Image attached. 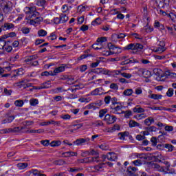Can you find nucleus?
Wrapping results in <instances>:
<instances>
[{
	"mask_svg": "<svg viewBox=\"0 0 176 176\" xmlns=\"http://www.w3.org/2000/svg\"><path fill=\"white\" fill-rule=\"evenodd\" d=\"M30 105H32V107H35L36 105H38V104H39V101L38 100V99H31L30 100Z\"/></svg>",
	"mask_w": 176,
	"mask_h": 176,
	"instance_id": "79ce46f5",
	"label": "nucleus"
},
{
	"mask_svg": "<svg viewBox=\"0 0 176 176\" xmlns=\"http://www.w3.org/2000/svg\"><path fill=\"white\" fill-rule=\"evenodd\" d=\"M65 71V65H62L60 67H56L54 72H51V76H56L57 74L64 72Z\"/></svg>",
	"mask_w": 176,
	"mask_h": 176,
	"instance_id": "1a4fd4ad",
	"label": "nucleus"
},
{
	"mask_svg": "<svg viewBox=\"0 0 176 176\" xmlns=\"http://www.w3.org/2000/svg\"><path fill=\"white\" fill-rule=\"evenodd\" d=\"M14 105H16V107H21L24 105V101H23V100H17L14 102Z\"/></svg>",
	"mask_w": 176,
	"mask_h": 176,
	"instance_id": "a19ab883",
	"label": "nucleus"
},
{
	"mask_svg": "<svg viewBox=\"0 0 176 176\" xmlns=\"http://www.w3.org/2000/svg\"><path fill=\"white\" fill-rule=\"evenodd\" d=\"M43 129H38V130H35V129H32L30 131H27L26 133H29V134H32L34 133H38V134H41V133H43Z\"/></svg>",
	"mask_w": 176,
	"mask_h": 176,
	"instance_id": "c9c22d12",
	"label": "nucleus"
},
{
	"mask_svg": "<svg viewBox=\"0 0 176 176\" xmlns=\"http://www.w3.org/2000/svg\"><path fill=\"white\" fill-rule=\"evenodd\" d=\"M174 94V89L173 88H169L168 89V91L166 92V96H168V97H173Z\"/></svg>",
	"mask_w": 176,
	"mask_h": 176,
	"instance_id": "603ef678",
	"label": "nucleus"
},
{
	"mask_svg": "<svg viewBox=\"0 0 176 176\" xmlns=\"http://www.w3.org/2000/svg\"><path fill=\"white\" fill-rule=\"evenodd\" d=\"M99 147L100 149H102V151H108L109 149V146L106 144H102L99 146Z\"/></svg>",
	"mask_w": 176,
	"mask_h": 176,
	"instance_id": "864d4df0",
	"label": "nucleus"
},
{
	"mask_svg": "<svg viewBox=\"0 0 176 176\" xmlns=\"http://www.w3.org/2000/svg\"><path fill=\"white\" fill-rule=\"evenodd\" d=\"M111 113H114L116 115H118L122 112V104L112 101V105L111 106Z\"/></svg>",
	"mask_w": 176,
	"mask_h": 176,
	"instance_id": "f257e3e1",
	"label": "nucleus"
},
{
	"mask_svg": "<svg viewBox=\"0 0 176 176\" xmlns=\"http://www.w3.org/2000/svg\"><path fill=\"white\" fill-rule=\"evenodd\" d=\"M101 20L100 18H96L94 21L91 22V25H98V24H100Z\"/></svg>",
	"mask_w": 176,
	"mask_h": 176,
	"instance_id": "4d7b16f0",
	"label": "nucleus"
},
{
	"mask_svg": "<svg viewBox=\"0 0 176 176\" xmlns=\"http://www.w3.org/2000/svg\"><path fill=\"white\" fill-rule=\"evenodd\" d=\"M133 156L137 157L138 159H144V160H148V155L144 153H133L132 154V157Z\"/></svg>",
	"mask_w": 176,
	"mask_h": 176,
	"instance_id": "dca6fc26",
	"label": "nucleus"
},
{
	"mask_svg": "<svg viewBox=\"0 0 176 176\" xmlns=\"http://www.w3.org/2000/svg\"><path fill=\"white\" fill-rule=\"evenodd\" d=\"M104 120L107 124H112V123H115V122H116V117L107 114L104 116Z\"/></svg>",
	"mask_w": 176,
	"mask_h": 176,
	"instance_id": "39448f33",
	"label": "nucleus"
},
{
	"mask_svg": "<svg viewBox=\"0 0 176 176\" xmlns=\"http://www.w3.org/2000/svg\"><path fill=\"white\" fill-rule=\"evenodd\" d=\"M6 38H8V36H3L1 38H0V54H3L5 46H6V43H8V41H5Z\"/></svg>",
	"mask_w": 176,
	"mask_h": 176,
	"instance_id": "20e7f679",
	"label": "nucleus"
},
{
	"mask_svg": "<svg viewBox=\"0 0 176 176\" xmlns=\"http://www.w3.org/2000/svg\"><path fill=\"white\" fill-rule=\"evenodd\" d=\"M166 28H167L169 34H170V35H175L176 34V25H173L172 27L170 26H166Z\"/></svg>",
	"mask_w": 176,
	"mask_h": 176,
	"instance_id": "6ab92c4d",
	"label": "nucleus"
},
{
	"mask_svg": "<svg viewBox=\"0 0 176 176\" xmlns=\"http://www.w3.org/2000/svg\"><path fill=\"white\" fill-rule=\"evenodd\" d=\"M151 142H152L153 146H156L157 145V138L156 137H152L151 138Z\"/></svg>",
	"mask_w": 176,
	"mask_h": 176,
	"instance_id": "5fc2aeb1",
	"label": "nucleus"
},
{
	"mask_svg": "<svg viewBox=\"0 0 176 176\" xmlns=\"http://www.w3.org/2000/svg\"><path fill=\"white\" fill-rule=\"evenodd\" d=\"M102 42H107V37L98 38L97 39L98 43H102Z\"/></svg>",
	"mask_w": 176,
	"mask_h": 176,
	"instance_id": "680f3d73",
	"label": "nucleus"
},
{
	"mask_svg": "<svg viewBox=\"0 0 176 176\" xmlns=\"http://www.w3.org/2000/svg\"><path fill=\"white\" fill-rule=\"evenodd\" d=\"M38 15H39V12L36 11V12L29 14V17H30V19H36V17H38L36 16H38Z\"/></svg>",
	"mask_w": 176,
	"mask_h": 176,
	"instance_id": "6e6d98bb",
	"label": "nucleus"
},
{
	"mask_svg": "<svg viewBox=\"0 0 176 176\" xmlns=\"http://www.w3.org/2000/svg\"><path fill=\"white\" fill-rule=\"evenodd\" d=\"M126 34L124 33L114 34L111 36V41L113 42H118V39H123L126 38Z\"/></svg>",
	"mask_w": 176,
	"mask_h": 176,
	"instance_id": "423d86ee",
	"label": "nucleus"
},
{
	"mask_svg": "<svg viewBox=\"0 0 176 176\" xmlns=\"http://www.w3.org/2000/svg\"><path fill=\"white\" fill-rule=\"evenodd\" d=\"M152 76V74L151 73V71L149 70H144V74L143 75L144 78H151Z\"/></svg>",
	"mask_w": 176,
	"mask_h": 176,
	"instance_id": "3c124183",
	"label": "nucleus"
},
{
	"mask_svg": "<svg viewBox=\"0 0 176 176\" xmlns=\"http://www.w3.org/2000/svg\"><path fill=\"white\" fill-rule=\"evenodd\" d=\"M62 155H65V157H70V156H76V155H78V153L67 151L62 153Z\"/></svg>",
	"mask_w": 176,
	"mask_h": 176,
	"instance_id": "bb28decb",
	"label": "nucleus"
},
{
	"mask_svg": "<svg viewBox=\"0 0 176 176\" xmlns=\"http://www.w3.org/2000/svg\"><path fill=\"white\" fill-rule=\"evenodd\" d=\"M138 170V169L134 166H129V167H128L126 173L129 176H133V175H135L137 173Z\"/></svg>",
	"mask_w": 176,
	"mask_h": 176,
	"instance_id": "ddd939ff",
	"label": "nucleus"
},
{
	"mask_svg": "<svg viewBox=\"0 0 176 176\" xmlns=\"http://www.w3.org/2000/svg\"><path fill=\"white\" fill-rule=\"evenodd\" d=\"M47 35V32L45 30H40L38 31V36H46Z\"/></svg>",
	"mask_w": 176,
	"mask_h": 176,
	"instance_id": "58836bf2",
	"label": "nucleus"
},
{
	"mask_svg": "<svg viewBox=\"0 0 176 176\" xmlns=\"http://www.w3.org/2000/svg\"><path fill=\"white\" fill-rule=\"evenodd\" d=\"M21 31L23 34H30V28H22Z\"/></svg>",
	"mask_w": 176,
	"mask_h": 176,
	"instance_id": "774afa93",
	"label": "nucleus"
},
{
	"mask_svg": "<svg viewBox=\"0 0 176 176\" xmlns=\"http://www.w3.org/2000/svg\"><path fill=\"white\" fill-rule=\"evenodd\" d=\"M17 87H19V89H28V87H31L32 86V84L31 83H26L24 80H22L21 81L16 83Z\"/></svg>",
	"mask_w": 176,
	"mask_h": 176,
	"instance_id": "6e6552de",
	"label": "nucleus"
},
{
	"mask_svg": "<svg viewBox=\"0 0 176 176\" xmlns=\"http://www.w3.org/2000/svg\"><path fill=\"white\" fill-rule=\"evenodd\" d=\"M1 28L3 31H8L14 28V25L12 23H6L1 26Z\"/></svg>",
	"mask_w": 176,
	"mask_h": 176,
	"instance_id": "f8f14e48",
	"label": "nucleus"
},
{
	"mask_svg": "<svg viewBox=\"0 0 176 176\" xmlns=\"http://www.w3.org/2000/svg\"><path fill=\"white\" fill-rule=\"evenodd\" d=\"M144 45L140 43H131L124 47L125 50H142Z\"/></svg>",
	"mask_w": 176,
	"mask_h": 176,
	"instance_id": "f03ea898",
	"label": "nucleus"
},
{
	"mask_svg": "<svg viewBox=\"0 0 176 176\" xmlns=\"http://www.w3.org/2000/svg\"><path fill=\"white\" fill-rule=\"evenodd\" d=\"M39 21H41V18L36 17L34 19H32V20H30V24L35 25V24L38 23Z\"/></svg>",
	"mask_w": 176,
	"mask_h": 176,
	"instance_id": "a18cd8bd",
	"label": "nucleus"
},
{
	"mask_svg": "<svg viewBox=\"0 0 176 176\" xmlns=\"http://www.w3.org/2000/svg\"><path fill=\"white\" fill-rule=\"evenodd\" d=\"M23 127L21 126H16L14 128H11V133H19V131H21L23 130Z\"/></svg>",
	"mask_w": 176,
	"mask_h": 176,
	"instance_id": "ea45409f",
	"label": "nucleus"
},
{
	"mask_svg": "<svg viewBox=\"0 0 176 176\" xmlns=\"http://www.w3.org/2000/svg\"><path fill=\"white\" fill-rule=\"evenodd\" d=\"M118 137L119 140H121L122 141H124L126 137H129V132H120L118 134Z\"/></svg>",
	"mask_w": 176,
	"mask_h": 176,
	"instance_id": "a211bd4d",
	"label": "nucleus"
},
{
	"mask_svg": "<svg viewBox=\"0 0 176 176\" xmlns=\"http://www.w3.org/2000/svg\"><path fill=\"white\" fill-rule=\"evenodd\" d=\"M167 16L169 17L173 23L176 21V15L174 13L168 14Z\"/></svg>",
	"mask_w": 176,
	"mask_h": 176,
	"instance_id": "09e8293b",
	"label": "nucleus"
},
{
	"mask_svg": "<svg viewBox=\"0 0 176 176\" xmlns=\"http://www.w3.org/2000/svg\"><path fill=\"white\" fill-rule=\"evenodd\" d=\"M134 63H138V60L131 58L129 59H126L122 62H121V65H126V64H133Z\"/></svg>",
	"mask_w": 176,
	"mask_h": 176,
	"instance_id": "2eb2a0df",
	"label": "nucleus"
},
{
	"mask_svg": "<svg viewBox=\"0 0 176 176\" xmlns=\"http://www.w3.org/2000/svg\"><path fill=\"white\" fill-rule=\"evenodd\" d=\"M144 73H145V69H140L138 71V75H139V76H144Z\"/></svg>",
	"mask_w": 176,
	"mask_h": 176,
	"instance_id": "69168bd1",
	"label": "nucleus"
},
{
	"mask_svg": "<svg viewBox=\"0 0 176 176\" xmlns=\"http://www.w3.org/2000/svg\"><path fill=\"white\" fill-rule=\"evenodd\" d=\"M80 102H90L91 101V98H80L78 99Z\"/></svg>",
	"mask_w": 176,
	"mask_h": 176,
	"instance_id": "49530a36",
	"label": "nucleus"
},
{
	"mask_svg": "<svg viewBox=\"0 0 176 176\" xmlns=\"http://www.w3.org/2000/svg\"><path fill=\"white\" fill-rule=\"evenodd\" d=\"M92 47L95 50H101V49H102V47H104V46L102 45V43H98L94 44L92 45Z\"/></svg>",
	"mask_w": 176,
	"mask_h": 176,
	"instance_id": "c85d7f7f",
	"label": "nucleus"
},
{
	"mask_svg": "<svg viewBox=\"0 0 176 176\" xmlns=\"http://www.w3.org/2000/svg\"><path fill=\"white\" fill-rule=\"evenodd\" d=\"M54 164H56L57 166H63V164H66L65 161L63 160H56L54 162Z\"/></svg>",
	"mask_w": 176,
	"mask_h": 176,
	"instance_id": "8fccbe9b",
	"label": "nucleus"
},
{
	"mask_svg": "<svg viewBox=\"0 0 176 176\" xmlns=\"http://www.w3.org/2000/svg\"><path fill=\"white\" fill-rule=\"evenodd\" d=\"M25 12L27 14H32L36 12V8L35 7H25Z\"/></svg>",
	"mask_w": 176,
	"mask_h": 176,
	"instance_id": "f3484780",
	"label": "nucleus"
},
{
	"mask_svg": "<svg viewBox=\"0 0 176 176\" xmlns=\"http://www.w3.org/2000/svg\"><path fill=\"white\" fill-rule=\"evenodd\" d=\"M124 96H130L131 94H133V89H128L123 92Z\"/></svg>",
	"mask_w": 176,
	"mask_h": 176,
	"instance_id": "de8ad7c7",
	"label": "nucleus"
},
{
	"mask_svg": "<svg viewBox=\"0 0 176 176\" xmlns=\"http://www.w3.org/2000/svg\"><path fill=\"white\" fill-rule=\"evenodd\" d=\"M107 159L110 162H115L118 159V155L115 153H108L107 155Z\"/></svg>",
	"mask_w": 176,
	"mask_h": 176,
	"instance_id": "4468645a",
	"label": "nucleus"
},
{
	"mask_svg": "<svg viewBox=\"0 0 176 176\" xmlns=\"http://www.w3.org/2000/svg\"><path fill=\"white\" fill-rule=\"evenodd\" d=\"M129 127H140V123L131 120L129 121Z\"/></svg>",
	"mask_w": 176,
	"mask_h": 176,
	"instance_id": "2f4dec72",
	"label": "nucleus"
},
{
	"mask_svg": "<svg viewBox=\"0 0 176 176\" xmlns=\"http://www.w3.org/2000/svg\"><path fill=\"white\" fill-rule=\"evenodd\" d=\"M145 130H148L149 133H156V131H157V128H156V126H148V127H146Z\"/></svg>",
	"mask_w": 176,
	"mask_h": 176,
	"instance_id": "72a5a7b5",
	"label": "nucleus"
},
{
	"mask_svg": "<svg viewBox=\"0 0 176 176\" xmlns=\"http://www.w3.org/2000/svg\"><path fill=\"white\" fill-rule=\"evenodd\" d=\"M116 130H120V126L118 124H115L113 127L109 128L107 131L108 133H113L116 131Z\"/></svg>",
	"mask_w": 176,
	"mask_h": 176,
	"instance_id": "5701e85b",
	"label": "nucleus"
},
{
	"mask_svg": "<svg viewBox=\"0 0 176 176\" xmlns=\"http://www.w3.org/2000/svg\"><path fill=\"white\" fill-rule=\"evenodd\" d=\"M2 9L5 14H9L12 12V8L9 3H3Z\"/></svg>",
	"mask_w": 176,
	"mask_h": 176,
	"instance_id": "9d476101",
	"label": "nucleus"
},
{
	"mask_svg": "<svg viewBox=\"0 0 176 176\" xmlns=\"http://www.w3.org/2000/svg\"><path fill=\"white\" fill-rule=\"evenodd\" d=\"M101 91V88H96L90 93V96H98Z\"/></svg>",
	"mask_w": 176,
	"mask_h": 176,
	"instance_id": "f704fd0d",
	"label": "nucleus"
},
{
	"mask_svg": "<svg viewBox=\"0 0 176 176\" xmlns=\"http://www.w3.org/2000/svg\"><path fill=\"white\" fill-rule=\"evenodd\" d=\"M152 123H155V119L152 117H148L144 120V124H146V126H151Z\"/></svg>",
	"mask_w": 176,
	"mask_h": 176,
	"instance_id": "4be33fe9",
	"label": "nucleus"
},
{
	"mask_svg": "<svg viewBox=\"0 0 176 176\" xmlns=\"http://www.w3.org/2000/svg\"><path fill=\"white\" fill-rule=\"evenodd\" d=\"M61 145V141L56 140V141H52L50 143V146L54 147V146H60Z\"/></svg>",
	"mask_w": 176,
	"mask_h": 176,
	"instance_id": "e433bc0d",
	"label": "nucleus"
},
{
	"mask_svg": "<svg viewBox=\"0 0 176 176\" xmlns=\"http://www.w3.org/2000/svg\"><path fill=\"white\" fill-rule=\"evenodd\" d=\"M10 133H12V128L0 130L1 134H9Z\"/></svg>",
	"mask_w": 176,
	"mask_h": 176,
	"instance_id": "37998d69",
	"label": "nucleus"
},
{
	"mask_svg": "<svg viewBox=\"0 0 176 176\" xmlns=\"http://www.w3.org/2000/svg\"><path fill=\"white\" fill-rule=\"evenodd\" d=\"M121 75L123 76V78H126V79H130V78L132 76L131 74L129 73H121Z\"/></svg>",
	"mask_w": 176,
	"mask_h": 176,
	"instance_id": "0e129e2a",
	"label": "nucleus"
},
{
	"mask_svg": "<svg viewBox=\"0 0 176 176\" xmlns=\"http://www.w3.org/2000/svg\"><path fill=\"white\" fill-rule=\"evenodd\" d=\"M124 118H130V116H131L132 112L131 110H128V111H124Z\"/></svg>",
	"mask_w": 176,
	"mask_h": 176,
	"instance_id": "e2e57ef3",
	"label": "nucleus"
},
{
	"mask_svg": "<svg viewBox=\"0 0 176 176\" xmlns=\"http://www.w3.org/2000/svg\"><path fill=\"white\" fill-rule=\"evenodd\" d=\"M115 53H122V49H120V47H117L116 50H115L114 52H112V51L110 52H106V56H111V54H113Z\"/></svg>",
	"mask_w": 176,
	"mask_h": 176,
	"instance_id": "cd10ccee",
	"label": "nucleus"
},
{
	"mask_svg": "<svg viewBox=\"0 0 176 176\" xmlns=\"http://www.w3.org/2000/svg\"><path fill=\"white\" fill-rule=\"evenodd\" d=\"M86 142L84 138L77 139L76 141L74 142V145H83Z\"/></svg>",
	"mask_w": 176,
	"mask_h": 176,
	"instance_id": "a878e982",
	"label": "nucleus"
},
{
	"mask_svg": "<svg viewBox=\"0 0 176 176\" xmlns=\"http://www.w3.org/2000/svg\"><path fill=\"white\" fill-rule=\"evenodd\" d=\"M135 119H137V120H141L142 119H145L146 118V114L145 113H141V114H137L134 116Z\"/></svg>",
	"mask_w": 176,
	"mask_h": 176,
	"instance_id": "473e14b6",
	"label": "nucleus"
},
{
	"mask_svg": "<svg viewBox=\"0 0 176 176\" xmlns=\"http://www.w3.org/2000/svg\"><path fill=\"white\" fill-rule=\"evenodd\" d=\"M111 100H112V98H111L110 96H107L104 98V102L105 104H109L111 102Z\"/></svg>",
	"mask_w": 176,
	"mask_h": 176,
	"instance_id": "338daca9",
	"label": "nucleus"
},
{
	"mask_svg": "<svg viewBox=\"0 0 176 176\" xmlns=\"http://www.w3.org/2000/svg\"><path fill=\"white\" fill-rule=\"evenodd\" d=\"M133 111L135 113H144V112H145V109L138 105L134 107Z\"/></svg>",
	"mask_w": 176,
	"mask_h": 176,
	"instance_id": "aec40b11",
	"label": "nucleus"
},
{
	"mask_svg": "<svg viewBox=\"0 0 176 176\" xmlns=\"http://www.w3.org/2000/svg\"><path fill=\"white\" fill-rule=\"evenodd\" d=\"M162 95L155 94H153L148 96V98H152L153 100H162Z\"/></svg>",
	"mask_w": 176,
	"mask_h": 176,
	"instance_id": "7c9ffc66",
	"label": "nucleus"
},
{
	"mask_svg": "<svg viewBox=\"0 0 176 176\" xmlns=\"http://www.w3.org/2000/svg\"><path fill=\"white\" fill-rule=\"evenodd\" d=\"M107 112H108V111L107 109H102L99 111V116L100 118H104V116L105 115V113H107Z\"/></svg>",
	"mask_w": 176,
	"mask_h": 176,
	"instance_id": "13d9d810",
	"label": "nucleus"
},
{
	"mask_svg": "<svg viewBox=\"0 0 176 176\" xmlns=\"http://www.w3.org/2000/svg\"><path fill=\"white\" fill-rule=\"evenodd\" d=\"M60 19V23L62 24L64 23H67V21H68V16L65 14H61Z\"/></svg>",
	"mask_w": 176,
	"mask_h": 176,
	"instance_id": "c756f323",
	"label": "nucleus"
},
{
	"mask_svg": "<svg viewBox=\"0 0 176 176\" xmlns=\"http://www.w3.org/2000/svg\"><path fill=\"white\" fill-rule=\"evenodd\" d=\"M110 89H112L113 90H118L119 86H118V84L116 83H112L110 85Z\"/></svg>",
	"mask_w": 176,
	"mask_h": 176,
	"instance_id": "052dcab7",
	"label": "nucleus"
},
{
	"mask_svg": "<svg viewBox=\"0 0 176 176\" xmlns=\"http://www.w3.org/2000/svg\"><path fill=\"white\" fill-rule=\"evenodd\" d=\"M49 87H50V85H49V82H45L41 85L38 86V90H42V89H49Z\"/></svg>",
	"mask_w": 176,
	"mask_h": 176,
	"instance_id": "4c0bfd02",
	"label": "nucleus"
},
{
	"mask_svg": "<svg viewBox=\"0 0 176 176\" xmlns=\"http://www.w3.org/2000/svg\"><path fill=\"white\" fill-rule=\"evenodd\" d=\"M164 147L168 149V152H173L174 151V146L169 144H165Z\"/></svg>",
	"mask_w": 176,
	"mask_h": 176,
	"instance_id": "c03bdc74",
	"label": "nucleus"
},
{
	"mask_svg": "<svg viewBox=\"0 0 176 176\" xmlns=\"http://www.w3.org/2000/svg\"><path fill=\"white\" fill-rule=\"evenodd\" d=\"M36 58H38V56L32 55V56H29L26 57L25 61L26 63H30V61H31V63H30L31 65H34L35 67V66L38 65V62L37 60H35V61H32V60H36Z\"/></svg>",
	"mask_w": 176,
	"mask_h": 176,
	"instance_id": "7ed1b4c3",
	"label": "nucleus"
},
{
	"mask_svg": "<svg viewBox=\"0 0 176 176\" xmlns=\"http://www.w3.org/2000/svg\"><path fill=\"white\" fill-rule=\"evenodd\" d=\"M149 164H151L152 168L157 170V171H160V173H164V167L161 166L158 164L149 162Z\"/></svg>",
	"mask_w": 176,
	"mask_h": 176,
	"instance_id": "9b49d317",
	"label": "nucleus"
},
{
	"mask_svg": "<svg viewBox=\"0 0 176 176\" xmlns=\"http://www.w3.org/2000/svg\"><path fill=\"white\" fill-rule=\"evenodd\" d=\"M10 43V41H8L6 46L4 47L6 52H7L8 53H10V52L13 50V47H12V45H9Z\"/></svg>",
	"mask_w": 176,
	"mask_h": 176,
	"instance_id": "b1692460",
	"label": "nucleus"
},
{
	"mask_svg": "<svg viewBox=\"0 0 176 176\" xmlns=\"http://www.w3.org/2000/svg\"><path fill=\"white\" fill-rule=\"evenodd\" d=\"M133 164H134V166H140L142 165V162L140 160H136L133 162Z\"/></svg>",
	"mask_w": 176,
	"mask_h": 176,
	"instance_id": "bf43d9fd",
	"label": "nucleus"
},
{
	"mask_svg": "<svg viewBox=\"0 0 176 176\" xmlns=\"http://www.w3.org/2000/svg\"><path fill=\"white\" fill-rule=\"evenodd\" d=\"M89 159V163H101V161L98 159H100V157H98V155H96V157H90L88 158Z\"/></svg>",
	"mask_w": 176,
	"mask_h": 176,
	"instance_id": "412c9836",
	"label": "nucleus"
},
{
	"mask_svg": "<svg viewBox=\"0 0 176 176\" xmlns=\"http://www.w3.org/2000/svg\"><path fill=\"white\" fill-rule=\"evenodd\" d=\"M164 46H166V44H164L163 41H161L160 43V46L154 48V52H155V53H159L160 54H161V53L166 52V47H164Z\"/></svg>",
	"mask_w": 176,
	"mask_h": 176,
	"instance_id": "0eeeda50",
	"label": "nucleus"
},
{
	"mask_svg": "<svg viewBox=\"0 0 176 176\" xmlns=\"http://www.w3.org/2000/svg\"><path fill=\"white\" fill-rule=\"evenodd\" d=\"M16 167L19 168V170H24L25 168H27L28 167V164L19 163L17 164Z\"/></svg>",
	"mask_w": 176,
	"mask_h": 176,
	"instance_id": "393cba45",
	"label": "nucleus"
}]
</instances>
